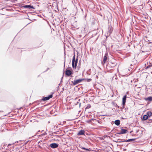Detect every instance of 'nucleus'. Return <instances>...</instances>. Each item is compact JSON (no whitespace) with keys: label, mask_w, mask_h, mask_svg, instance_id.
Masks as SVG:
<instances>
[{"label":"nucleus","mask_w":152,"mask_h":152,"mask_svg":"<svg viewBox=\"0 0 152 152\" xmlns=\"http://www.w3.org/2000/svg\"><path fill=\"white\" fill-rule=\"evenodd\" d=\"M50 146L52 148H55L58 147V145L56 143H53L50 145Z\"/></svg>","instance_id":"0eeeda50"},{"label":"nucleus","mask_w":152,"mask_h":152,"mask_svg":"<svg viewBox=\"0 0 152 152\" xmlns=\"http://www.w3.org/2000/svg\"><path fill=\"white\" fill-rule=\"evenodd\" d=\"M145 65L146 67L145 69H148L152 66V63L149 61V62H148L147 64H145Z\"/></svg>","instance_id":"423d86ee"},{"label":"nucleus","mask_w":152,"mask_h":152,"mask_svg":"<svg viewBox=\"0 0 152 152\" xmlns=\"http://www.w3.org/2000/svg\"><path fill=\"white\" fill-rule=\"evenodd\" d=\"M77 62L78 59H75V55H74L73 57L72 63V67L73 68L76 69Z\"/></svg>","instance_id":"f257e3e1"},{"label":"nucleus","mask_w":152,"mask_h":152,"mask_svg":"<svg viewBox=\"0 0 152 152\" xmlns=\"http://www.w3.org/2000/svg\"><path fill=\"white\" fill-rule=\"evenodd\" d=\"M72 73L70 70L66 69V71L65 74L68 76H70Z\"/></svg>","instance_id":"1a4fd4ad"},{"label":"nucleus","mask_w":152,"mask_h":152,"mask_svg":"<svg viewBox=\"0 0 152 152\" xmlns=\"http://www.w3.org/2000/svg\"><path fill=\"white\" fill-rule=\"evenodd\" d=\"M23 7L24 8H29L30 9L33 8V6H31V5H24V6H23Z\"/></svg>","instance_id":"ddd939ff"},{"label":"nucleus","mask_w":152,"mask_h":152,"mask_svg":"<svg viewBox=\"0 0 152 152\" xmlns=\"http://www.w3.org/2000/svg\"><path fill=\"white\" fill-rule=\"evenodd\" d=\"M2 112V111H0V112Z\"/></svg>","instance_id":"c756f323"},{"label":"nucleus","mask_w":152,"mask_h":152,"mask_svg":"<svg viewBox=\"0 0 152 152\" xmlns=\"http://www.w3.org/2000/svg\"><path fill=\"white\" fill-rule=\"evenodd\" d=\"M117 134H122V132H121V131L120 132H119L117 133Z\"/></svg>","instance_id":"b1692460"},{"label":"nucleus","mask_w":152,"mask_h":152,"mask_svg":"<svg viewBox=\"0 0 152 152\" xmlns=\"http://www.w3.org/2000/svg\"><path fill=\"white\" fill-rule=\"evenodd\" d=\"M128 46H129V47H130V46L129 45Z\"/></svg>","instance_id":"7c9ffc66"},{"label":"nucleus","mask_w":152,"mask_h":152,"mask_svg":"<svg viewBox=\"0 0 152 152\" xmlns=\"http://www.w3.org/2000/svg\"><path fill=\"white\" fill-rule=\"evenodd\" d=\"M136 140V139H135V138L131 139H128V140H124L122 142H129L132 141H134V140Z\"/></svg>","instance_id":"9b49d317"},{"label":"nucleus","mask_w":152,"mask_h":152,"mask_svg":"<svg viewBox=\"0 0 152 152\" xmlns=\"http://www.w3.org/2000/svg\"><path fill=\"white\" fill-rule=\"evenodd\" d=\"M107 53H106L105 54V56L104 57L103 61L102 62V65H104V64L106 62V61L107 60Z\"/></svg>","instance_id":"39448f33"},{"label":"nucleus","mask_w":152,"mask_h":152,"mask_svg":"<svg viewBox=\"0 0 152 152\" xmlns=\"http://www.w3.org/2000/svg\"><path fill=\"white\" fill-rule=\"evenodd\" d=\"M106 48V50H107V48Z\"/></svg>","instance_id":"2f4dec72"},{"label":"nucleus","mask_w":152,"mask_h":152,"mask_svg":"<svg viewBox=\"0 0 152 152\" xmlns=\"http://www.w3.org/2000/svg\"><path fill=\"white\" fill-rule=\"evenodd\" d=\"M91 107V105L89 104H88L87 105V106L86 108V109H89Z\"/></svg>","instance_id":"412c9836"},{"label":"nucleus","mask_w":152,"mask_h":152,"mask_svg":"<svg viewBox=\"0 0 152 152\" xmlns=\"http://www.w3.org/2000/svg\"><path fill=\"white\" fill-rule=\"evenodd\" d=\"M121 131L123 134H125L127 132V130L123 129L122 128L121 129Z\"/></svg>","instance_id":"f8f14e48"},{"label":"nucleus","mask_w":152,"mask_h":152,"mask_svg":"<svg viewBox=\"0 0 152 152\" xmlns=\"http://www.w3.org/2000/svg\"><path fill=\"white\" fill-rule=\"evenodd\" d=\"M84 80V79H80L76 80H74L73 82V85H75L76 84L82 82Z\"/></svg>","instance_id":"f03ea898"},{"label":"nucleus","mask_w":152,"mask_h":152,"mask_svg":"<svg viewBox=\"0 0 152 152\" xmlns=\"http://www.w3.org/2000/svg\"><path fill=\"white\" fill-rule=\"evenodd\" d=\"M115 107H118V108H119V106H118V105L117 104H116L115 105Z\"/></svg>","instance_id":"393cba45"},{"label":"nucleus","mask_w":152,"mask_h":152,"mask_svg":"<svg viewBox=\"0 0 152 152\" xmlns=\"http://www.w3.org/2000/svg\"><path fill=\"white\" fill-rule=\"evenodd\" d=\"M116 65V64H114V65H113V66H115Z\"/></svg>","instance_id":"cd10ccee"},{"label":"nucleus","mask_w":152,"mask_h":152,"mask_svg":"<svg viewBox=\"0 0 152 152\" xmlns=\"http://www.w3.org/2000/svg\"><path fill=\"white\" fill-rule=\"evenodd\" d=\"M64 50H65V48H64Z\"/></svg>","instance_id":"473e14b6"},{"label":"nucleus","mask_w":152,"mask_h":152,"mask_svg":"<svg viewBox=\"0 0 152 152\" xmlns=\"http://www.w3.org/2000/svg\"><path fill=\"white\" fill-rule=\"evenodd\" d=\"M80 147L82 149H83L86 150L88 151H89L90 150L86 148H85L84 147H82V146H80Z\"/></svg>","instance_id":"aec40b11"},{"label":"nucleus","mask_w":152,"mask_h":152,"mask_svg":"<svg viewBox=\"0 0 152 152\" xmlns=\"http://www.w3.org/2000/svg\"><path fill=\"white\" fill-rule=\"evenodd\" d=\"M121 140L120 139H118L117 140V141H115V142H123L122 141H120L119 140Z\"/></svg>","instance_id":"4be33fe9"},{"label":"nucleus","mask_w":152,"mask_h":152,"mask_svg":"<svg viewBox=\"0 0 152 152\" xmlns=\"http://www.w3.org/2000/svg\"><path fill=\"white\" fill-rule=\"evenodd\" d=\"M84 79L85 80H85L86 81H87V82H89L91 80V79Z\"/></svg>","instance_id":"6ab92c4d"},{"label":"nucleus","mask_w":152,"mask_h":152,"mask_svg":"<svg viewBox=\"0 0 152 152\" xmlns=\"http://www.w3.org/2000/svg\"><path fill=\"white\" fill-rule=\"evenodd\" d=\"M113 30V28L111 26H109L108 28V31L107 36H109L110 35Z\"/></svg>","instance_id":"7ed1b4c3"},{"label":"nucleus","mask_w":152,"mask_h":152,"mask_svg":"<svg viewBox=\"0 0 152 152\" xmlns=\"http://www.w3.org/2000/svg\"><path fill=\"white\" fill-rule=\"evenodd\" d=\"M106 45V43L105 42L103 41L102 42V47H107Z\"/></svg>","instance_id":"dca6fc26"},{"label":"nucleus","mask_w":152,"mask_h":152,"mask_svg":"<svg viewBox=\"0 0 152 152\" xmlns=\"http://www.w3.org/2000/svg\"><path fill=\"white\" fill-rule=\"evenodd\" d=\"M65 57H64V66H65Z\"/></svg>","instance_id":"a878e982"},{"label":"nucleus","mask_w":152,"mask_h":152,"mask_svg":"<svg viewBox=\"0 0 152 152\" xmlns=\"http://www.w3.org/2000/svg\"><path fill=\"white\" fill-rule=\"evenodd\" d=\"M14 143H12V144H9L8 145V146H7V147H9V146H10V145H14Z\"/></svg>","instance_id":"5701e85b"},{"label":"nucleus","mask_w":152,"mask_h":152,"mask_svg":"<svg viewBox=\"0 0 152 152\" xmlns=\"http://www.w3.org/2000/svg\"><path fill=\"white\" fill-rule=\"evenodd\" d=\"M53 97V95L52 94H50L48 96V97H44L43 98H42L41 99L43 101H45L47 100H48L52 98Z\"/></svg>","instance_id":"20e7f679"},{"label":"nucleus","mask_w":152,"mask_h":152,"mask_svg":"<svg viewBox=\"0 0 152 152\" xmlns=\"http://www.w3.org/2000/svg\"><path fill=\"white\" fill-rule=\"evenodd\" d=\"M93 48H90V50L91 51L92 50H93Z\"/></svg>","instance_id":"bb28decb"},{"label":"nucleus","mask_w":152,"mask_h":152,"mask_svg":"<svg viewBox=\"0 0 152 152\" xmlns=\"http://www.w3.org/2000/svg\"><path fill=\"white\" fill-rule=\"evenodd\" d=\"M145 100H148L149 101H152V96L148 97L145 99Z\"/></svg>","instance_id":"f3484780"},{"label":"nucleus","mask_w":152,"mask_h":152,"mask_svg":"<svg viewBox=\"0 0 152 152\" xmlns=\"http://www.w3.org/2000/svg\"><path fill=\"white\" fill-rule=\"evenodd\" d=\"M84 133L85 131L84 130H81L79 132L77 135H83L84 134Z\"/></svg>","instance_id":"9d476101"},{"label":"nucleus","mask_w":152,"mask_h":152,"mask_svg":"<svg viewBox=\"0 0 152 152\" xmlns=\"http://www.w3.org/2000/svg\"><path fill=\"white\" fill-rule=\"evenodd\" d=\"M149 120H152V119H148Z\"/></svg>","instance_id":"c85d7f7f"},{"label":"nucleus","mask_w":152,"mask_h":152,"mask_svg":"<svg viewBox=\"0 0 152 152\" xmlns=\"http://www.w3.org/2000/svg\"><path fill=\"white\" fill-rule=\"evenodd\" d=\"M115 124L117 126L119 125L120 124V121L119 120H116L115 121Z\"/></svg>","instance_id":"4468645a"},{"label":"nucleus","mask_w":152,"mask_h":152,"mask_svg":"<svg viewBox=\"0 0 152 152\" xmlns=\"http://www.w3.org/2000/svg\"><path fill=\"white\" fill-rule=\"evenodd\" d=\"M142 52H145V51H142Z\"/></svg>","instance_id":"72a5a7b5"},{"label":"nucleus","mask_w":152,"mask_h":152,"mask_svg":"<svg viewBox=\"0 0 152 152\" xmlns=\"http://www.w3.org/2000/svg\"><path fill=\"white\" fill-rule=\"evenodd\" d=\"M147 115L148 116V117H150L152 115V113L151 112H148L147 113Z\"/></svg>","instance_id":"a211bd4d"},{"label":"nucleus","mask_w":152,"mask_h":152,"mask_svg":"<svg viewBox=\"0 0 152 152\" xmlns=\"http://www.w3.org/2000/svg\"><path fill=\"white\" fill-rule=\"evenodd\" d=\"M126 95L124 96L123 98L122 99V104L123 105V107L124 108V105L125 104V103L126 102Z\"/></svg>","instance_id":"6e6552de"},{"label":"nucleus","mask_w":152,"mask_h":152,"mask_svg":"<svg viewBox=\"0 0 152 152\" xmlns=\"http://www.w3.org/2000/svg\"><path fill=\"white\" fill-rule=\"evenodd\" d=\"M148 116L147 115H144L143 117V119L144 120H145L148 118Z\"/></svg>","instance_id":"2eb2a0df"}]
</instances>
